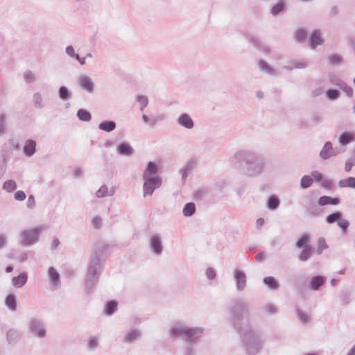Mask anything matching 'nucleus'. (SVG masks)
<instances>
[{
  "instance_id": "1",
  "label": "nucleus",
  "mask_w": 355,
  "mask_h": 355,
  "mask_svg": "<svg viewBox=\"0 0 355 355\" xmlns=\"http://www.w3.org/2000/svg\"><path fill=\"white\" fill-rule=\"evenodd\" d=\"M241 338V345L248 355H254L263 347V341L259 332L255 330L250 323L236 329Z\"/></svg>"
},
{
  "instance_id": "2",
  "label": "nucleus",
  "mask_w": 355,
  "mask_h": 355,
  "mask_svg": "<svg viewBox=\"0 0 355 355\" xmlns=\"http://www.w3.org/2000/svg\"><path fill=\"white\" fill-rule=\"evenodd\" d=\"M107 248L108 245L103 243H98L95 245L93 255L89 261L85 278V286L89 291L94 288L98 281L99 275L102 271L100 257Z\"/></svg>"
},
{
  "instance_id": "3",
  "label": "nucleus",
  "mask_w": 355,
  "mask_h": 355,
  "mask_svg": "<svg viewBox=\"0 0 355 355\" xmlns=\"http://www.w3.org/2000/svg\"><path fill=\"white\" fill-rule=\"evenodd\" d=\"M204 333L201 327H189L184 324L177 323L170 329V334L175 338H183L188 343L198 342Z\"/></svg>"
},
{
  "instance_id": "4",
  "label": "nucleus",
  "mask_w": 355,
  "mask_h": 355,
  "mask_svg": "<svg viewBox=\"0 0 355 355\" xmlns=\"http://www.w3.org/2000/svg\"><path fill=\"white\" fill-rule=\"evenodd\" d=\"M249 304L242 300H236L232 302L230 307L232 322L236 329L239 327H243L246 323H250L248 318L245 315L249 312Z\"/></svg>"
},
{
  "instance_id": "5",
  "label": "nucleus",
  "mask_w": 355,
  "mask_h": 355,
  "mask_svg": "<svg viewBox=\"0 0 355 355\" xmlns=\"http://www.w3.org/2000/svg\"><path fill=\"white\" fill-rule=\"evenodd\" d=\"M231 162L235 167L242 169L248 175L259 173L263 167V162L259 157H233Z\"/></svg>"
},
{
  "instance_id": "6",
  "label": "nucleus",
  "mask_w": 355,
  "mask_h": 355,
  "mask_svg": "<svg viewBox=\"0 0 355 355\" xmlns=\"http://www.w3.org/2000/svg\"><path fill=\"white\" fill-rule=\"evenodd\" d=\"M144 180L143 185L144 196H151L154 191L162 184V179L158 175L153 177H143Z\"/></svg>"
},
{
  "instance_id": "7",
  "label": "nucleus",
  "mask_w": 355,
  "mask_h": 355,
  "mask_svg": "<svg viewBox=\"0 0 355 355\" xmlns=\"http://www.w3.org/2000/svg\"><path fill=\"white\" fill-rule=\"evenodd\" d=\"M42 230V227H37L22 232L21 233L22 244L24 245H31L35 243L38 241L40 234Z\"/></svg>"
},
{
  "instance_id": "8",
  "label": "nucleus",
  "mask_w": 355,
  "mask_h": 355,
  "mask_svg": "<svg viewBox=\"0 0 355 355\" xmlns=\"http://www.w3.org/2000/svg\"><path fill=\"white\" fill-rule=\"evenodd\" d=\"M29 331L38 338H44L46 336V329L43 322L38 319H32L29 322Z\"/></svg>"
},
{
  "instance_id": "9",
  "label": "nucleus",
  "mask_w": 355,
  "mask_h": 355,
  "mask_svg": "<svg viewBox=\"0 0 355 355\" xmlns=\"http://www.w3.org/2000/svg\"><path fill=\"white\" fill-rule=\"evenodd\" d=\"M245 37L252 45L257 48L264 54L269 55L271 53L270 46L262 42L259 37L250 34L245 35Z\"/></svg>"
},
{
  "instance_id": "10",
  "label": "nucleus",
  "mask_w": 355,
  "mask_h": 355,
  "mask_svg": "<svg viewBox=\"0 0 355 355\" xmlns=\"http://www.w3.org/2000/svg\"><path fill=\"white\" fill-rule=\"evenodd\" d=\"M234 278L236 282V287L238 291H243L247 285V277L245 273L240 270L234 271Z\"/></svg>"
},
{
  "instance_id": "11",
  "label": "nucleus",
  "mask_w": 355,
  "mask_h": 355,
  "mask_svg": "<svg viewBox=\"0 0 355 355\" xmlns=\"http://www.w3.org/2000/svg\"><path fill=\"white\" fill-rule=\"evenodd\" d=\"M309 46L311 49H315L318 46L322 45L324 40L321 36L320 30H314L308 37Z\"/></svg>"
},
{
  "instance_id": "12",
  "label": "nucleus",
  "mask_w": 355,
  "mask_h": 355,
  "mask_svg": "<svg viewBox=\"0 0 355 355\" xmlns=\"http://www.w3.org/2000/svg\"><path fill=\"white\" fill-rule=\"evenodd\" d=\"M177 123L187 129H192L194 127L193 120L187 113L181 114L177 119Z\"/></svg>"
},
{
  "instance_id": "13",
  "label": "nucleus",
  "mask_w": 355,
  "mask_h": 355,
  "mask_svg": "<svg viewBox=\"0 0 355 355\" xmlns=\"http://www.w3.org/2000/svg\"><path fill=\"white\" fill-rule=\"evenodd\" d=\"M79 86L87 92L92 94L94 91V84L92 80L86 76H82L79 79Z\"/></svg>"
},
{
  "instance_id": "14",
  "label": "nucleus",
  "mask_w": 355,
  "mask_h": 355,
  "mask_svg": "<svg viewBox=\"0 0 355 355\" xmlns=\"http://www.w3.org/2000/svg\"><path fill=\"white\" fill-rule=\"evenodd\" d=\"M150 247L153 253L159 255L163 250L161 238L158 235H153L150 241Z\"/></svg>"
},
{
  "instance_id": "15",
  "label": "nucleus",
  "mask_w": 355,
  "mask_h": 355,
  "mask_svg": "<svg viewBox=\"0 0 355 355\" xmlns=\"http://www.w3.org/2000/svg\"><path fill=\"white\" fill-rule=\"evenodd\" d=\"M353 141H355V134L349 131L342 132L338 139L339 144L343 146H347Z\"/></svg>"
},
{
  "instance_id": "16",
  "label": "nucleus",
  "mask_w": 355,
  "mask_h": 355,
  "mask_svg": "<svg viewBox=\"0 0 355 355\" xmlns=\"http://www.w3.org/2000/svg\"><path fill=\"white\" fill-rule=\"evenodd\" d=\"M117 153L119 155H132L134 149L128 142L124 141L117 146Z\"/></svg>"
},
{
  "instance_id": "17",
  "label": "nucleus",
  "mask_w": 355,
  "mask_h": 355,
  "mask_svg": "<svg viewBox=\"0 0 355 355\" xmlns=\"http://www.w3.org/2000/svg\"><path fill=\"white\" fill-rule=\"evenodd\" d=\"M28 280V275L26 272H21L18 276L14 277L12 279V284L14 287L20 288L24 286Z\"/></svg>"
},
{
  "instance_id": "18",
  "label": "nucleus",
  "mask_w": 355,
  "mask_h": 355,
  "mask_svg": "<svg viewBox=\"0 0 355 355\" xmlns=\"http://www.w3.org/2000/svg\"><path fill=\"white\" fill-rule=\"evenodd\" d=\"M327 278L324 276L317 275L313 277L310 282V287L313 291H318L324 284Z\"/></svg>"
},
{
  "instance_id": "19",
  "label": "nucleus",
  "mask_w": 355,
  "mask_h": 355,
  "mask_svg": "<svg viewBox=\"0 0 355 355\" xmlns=\"http://www.w3.org/2000/svg\"><path fill=\"white\" fill-rule=\"evenodd\" d=\"M36 145L34 139H27L23 149L24 155H33L36 152Z\"/></svg>"
},
{
  "instance_id": "20",
  "label": "nucleus",
  "mask_w": 355,
  "mask_h": 355,
  "mask_svg": "<svg viewBox=\"0 0 355 355\" xmlns=\"http://www.w3.org/2000/svg\"><path fill=\"white\" fill-rule=\"evenodd\" d=\"M98 127L102 131L110 132L116 129V123L113 120H105L101 121Z\"/></svg>"
},
{
  "instance_id": "21",
  "label": "nucleus",
  "mask_w": 355,
  "mask_h": 355,
  "mask_svg": "<svg viewBox=\"0 0 355 355\" xmlns=\"http://www.w3.org/2000/svg\"><path fill=\"white\" fill-rule=\"evenodd\" d=\"M286 9V4L285 0H279L270 8V13L273 16H277L280 13L284 12Z\"/></svg>"
},
{
  "instance_id": "22",
  "label": "nucleus",
  "mask_w": 355,
  "mask_h": 355,
  "mask_svg": "<svg viewBox=\"0 0 355 355\" xmlns=\"http://www.w3.org/2000/svg\"><path fill=\"white\" fill-rule=\"evenodd\" d=\"M115 193L114 187H112L110 189L103 184L102 185L96 192V196L97 198H104L106 196H112Z\"/></svg>"
},
{
  "instance_id": "23",
  "label": "nucleus",
  "mask_w": 355,
  "mask_h": 355,
  "mask_svg": "<svg viewBox=\"0 0 355 355\" xmlns=\"http://www.w3.org/2000/svg\"><path fill=\"white\" fill-rule=\"evenodd\" d=\"M340 203V199L338 198H331L327 196H321L318 201L319 206H325L327 205H336Z\"/></svg>"
},
{
  "instance_id": "24",
  "label": "nucleus",
  "mask_w": 355,
  "mask_h": 355,
  "mask_svg": "<svg viewBox=\"0 0 355 355\" xmlns=\"http://www.w3.org/2000/svg\"><path fill=\"white\" fill-rule=\"evenodd\" d=\"M142 120L144 123L148 124L150 127H154L158 121H163L164 119V114H159L155 117L150 118L146 114H143Z\"/></svg>"
},
{
  "instance_id": "25",
  "label": "nucleus",
  "mask_w": 355,
  "mask_h": 355,
  "mask_svg": "<svg viewBox=\"0 0 355 355\" xmlns=\"http://www.w3.org/2000/svg\"><path fill=\"white\" fill-rule=\"evenodd\" d=\"M158 172V166L156 163L153 162H149L148 163L147 167L144 171L143 177H153L154 175H157Z\"/></svg>"
},
{
  "instance_id": "26",
  "label": "nucleus",
  "mask_w": 355,
  "mask_h": 355,
  "mask_svg": "<svg viewBox=\"0 0 355 355\" xmlns=\"http://www.w3.org/2000/svg\"><path fill=\"white\" fill-rule=\"evenodd\" d=\"M48 273L52 286L58 287L60 284V274L53 267L49 268Z\"/></svg>"
},
{
  "instance_id": "27",
  "label": "nucleus",
  "mask_w": 355,
  "mask_h": 355,
  "mask_svg": "<svg viewBox=\"0 0 355 355\" xmlns=\"http://www.w3.org/2000/svg\"><path fill=\"white\" fill-rule=\"evenodd\" d=\"M20 332L15 329H10L6 333L7 340L10 344L16 343L20 338Z\"/></svg>"
},
{
  "instance_id": "28",
  "label": "nucleus",
  "mask_w": 355,
  "mask_h": 355,
  "mask_svg": "<svg viewBox=\"0 0 355 355\" xmlns=\"http://www.w3.org/2000/svg\"><path fill=\"white\" fill-rule=\"evenodd\" d=\"M306 210L308 215L311 216H318L320 214L321 210L319 207L313 202H311L306 206Z\"/></svg>"
},
{
  "instance_id": "29",
  "label": "nucleus",
  "mask_w": 355,
  "mask_h": 355,
  "mask_svg": "<svg viewBox=\"0 0 355 355\" xmlns=\"http://www.w3.org/2000/svg\"><path fill=\"white\" fill-rule=\"evenodd\" d=\"M263 282L270 290L275 291L279 288V282L272 276L264 277Z\"/></svg>"
},
{
  "instance_id": "30",
  "label": "nucleus",
  "mask_w": 355,
  "mask_h": 355,
  "mask_svg": "<svg viewBox=\"0 0 355 355\" xmlns=\"http://www.w3.org/2000/svg\"><path fill=\"white\" fill-rule=\"evenodd\" d=\"M196 161L195 159H191L186 165L184 167H183L180 172L182 173V179L183 182L186 180L188 173H189L196 166Z\"/></svg>"
},
{
  "instance_id": "31",
  "label": "nucleus",
  "mask_w": 355,
  "mask_h": 355,
  "mask_svg": "<svg viewBox=\"0 0 355 355\" xmlns=\"http://www.w3.org/2000/svg\"><path fill=\"white\" fill-rule=\"evenodd\" d=\"M5 304L9 310L15 311L17 309V300L14 294H9L5 299Z\"/></svg>"
},
{
  "instance_id": "32",
  "label": "nucleus",
  "mask_w": 355,
  "mask_h": 355,
  "mask_svg": "<svg viewBox=\"0 0 355 355\" xmlns=\"http://www.w3.org/2000/svg\"><path fill=\"white\" fill-rule=\"evenodd\" d=\"M76 116L80 121L88 122L92 119L91 113L86 109L80 108L78 110Z\"/></svg>"
},
{
  "instance_id": "33",
  "label": "nucleus",
  "mask_w": 355,
  "mask_h": 355,
  "mask_svg": "<svg viewBox=\"0 0 355 355\" xmlns=\"http://www.w3.org/2000/svg\"><path fill=\"white\" fill-rule=\"evenodd\" d=\"M302 250L301 253L298 256V259L300 261H306L312 255V248L310 245H306Z\"/></svg>"
},
{
  "instance_id": "34",
  "label": "nucleus",
  "mask_w": 355,
  "mask_h": 355,
  "mask_svg": "<svg viewBox=\"0 0 355 355\" xmlns=\"http://www.w3.org/2000/svg\"><path fill=\"white\" fill-rule=\"evenodd\" d=\"M58 96L62 101H67L72 96L71 92L66 86H61L58 89Z\"/></svg>"
},
{
  "instance_id": "35",
  "label": "nucleus",
  "mask_w": 355,
  "mask_h": 355,
  "mask_svg": "<svg viewBox=\"0 0 355 355\" xmlns=\"http://www.w3.org/2000/svg\"><path fill=\"white\" fill-rule=\"evenodd\" d=\"M338 185L340 187H349L355 189V178L349 177L347 178L342 179L339 181Z\"/></svg>"
},
{
  "instance_id": "36",
  "label": "nucleus",
  "mask_w": 355,
  "mask_h": 355,
  "mask_svg": "<svg viewBox=\"0 0 355 355\" xmlns=\"http://www.w3.org/2000/svg\"><path fill=\"white\" fill-rule=\"evenodd\" d=\"M325 95L328 100L333 101L340 96V92L336 89L329 88L325 91Z\"/></svg>"
},
{
  "instance_id": "37",
  "label": "nucleus",
  "mask_w": 355,
  "mask_h": 355,
  "mask_svg": "<svg viewBox=\"0 0 355 355\" xmlns=\"http://www.w3.org/2000/svg\"><path fill=\"white\" fill-rule=\"evenodd\" d=\"M196 211V205L193 202L187 203L182 210L184 216L189 217L194 214Z\"/></svg>"
},
{
  "instance_id": "38",
  "label": "nucleus",
  "mask_w": 355,
  "mask_h": 355,
  "mask_svg": "<svg viewBox=\"0 0 355 355\" xmlns=\"http://www.w3.org/2000/svg\"><path fill=\"white\" fill-rule=\"evenodd\" d=\"M280 203L279 198L275 196H271L269 197L267 202L268 209L275 210L277 209Z\"/></svg>"
},
{
  "instance_id": "39",
  "label": "nucleus",
  "mask_w": 355,
  "mask_h": 355,
  "mask_svg": "<svg viewBox=\"0 0 355 355\" xmlns=\"http://www.w3.org/2000/svg\"><path fill=\"white\" fill-rule=\"evenodd\" d=\"M327 61L328 63L331 65H336L341 64L343 61V58L340 55L332 54L329 55Z\"/></svg>"
},
{
  "instance_id": "40",
  "label": "nucleus",
  "mask_w": 355,
  "mask_h": 355,
  "mask_svg": "<svg viewBox=\"0 0 355 355\" xmlns=\"http://www.w3.org/2000/svg\"><path fill=\"white\" fill-rule=\"evenodd\" d=\"M341 217H343L342 213L340 211H336L334 213H332V214L328 215L326 217V222L329 224H332L335 222L338 223Z\"/></svg>"
},
{
  "instance_id": "41",
  "label": "nucleus",
  "mask_w": 355,
  "mask_h": 355,
  "mask_svg": "<svg viewBox=\"0 0 355 355\" xmlns=\"http://www.w3.org/2000/svg\"><path fill=\"white\" fill-rule=\"evenodd\" d=\"M332 144L330 141H326L323 148L319 153V155H332L333 154Z\"/></svg>"
},
{
  "instance_id": "42",
  "label": "nucleus",
  "mask_w": 355,
  "mask_h": 355,
  "mask_svg": "<svg viewBox=\"0 0 355 355\" xmlns=\"http://www.w3.org/2000/svg\"><path fill=\"white\" fill-rule=\"evenodd\" d=\"M4 147L9 150H20L21 144L19 142L15 141L13 139H10L4 144Z\"/></svg>"
},
{
  "instance_id": "43",
  "label": "nucleus",
  "mask_w": 355,
  "mask_h": 355,
  "mask_svg": "<svg viewBox=\"0 0 355 355\" xmlns=\"http://www.w3.org/2000/svg\"><path fill=\"white\" fill-rule=\"evenodd\" d=\"M259 67L262 70H265L268 73L270 74H275L276 71L274 68H272L268 63L264 60H259Z\"/></svg>"
},
{
  "instance_id": "44",
  "label": "nucleus",
  "mask_w": 355,
  "mask_h": 355,
  "mask_svg": "<svg viewBox=\"0 0 355 355\" xmlns=\"http://www.w3.org/2000/svg\"><path fill=\"white\" fill-rule=\"evenodd\" d=\"M309 240V237L307 234L302 235L297 241L295 243V246L297 248L302 249L306 245H309L308 244Z\"/></svg>"
},
{
  "instance_id": "45",
  "label": "nucleus",
  "mask_w": 355,
  "mask_h": 355,
  "mask_svg": "<svg viewBox=\"0 0 355 355\" xmlns=\"http://www.w3.org/2000/svg\"><path fill=\"white\" fill-rule=\"evenodd\" d=\"M117 305L118 304L116 301H110L106 305L105 313L108 315H112L115 312Z\"/></svg>"
},
{
  "instance_id": "46",
  "label": "nucleus",
  "mask_w": 355,
  "mask_h": 355,
  "mask_svg": "<svg viewBox=\"0 0 355 355\" xmlns=\"http://www.w3.org/2000/svg\"><path fill=\"white\" fill-rule=\"evenodd\" d=\"M313 184V178L309 175H304L301 178L300 187L302 189H307Z\"/></svg>"
},
{
  "instance_id": "47",
  "label": "nucleus",
  "mask_w": 355,
  "mask_h": 355,
  "mask_svg": "<svg viewBox=\"0 0 355 355\" xmlns=\"http://www.w3.org/2000/svg\"><path fill=\"white\" fill-rule=\"evenodd\" d=\"M140 334H141L139 331L132 330L131 331L127 334L124 340L126 342H132L138 339V338L140 336Z\"/></svg>"
},
{
  "instance_id": "48",
  "label": "nucleus",
  "mask_w": 355,
  "mask_h": 355,
  "mask_svg": "<svg viewBox=\"0 0 355 355\" xmlns=\"http://www.w3.org/2000/svg\"><path fill=\"white\" fill-rule=\"evenodd\" d=\"M296 313L297 318L301 322L304 324L309 322L310 315L308 313L303 312L300 309H296Z\"/></svg>"
},
{
  "instance_id": "49",
  "label": "nucleus",
  "mask_w": 355,
  "mask_h": 355,
  "mask_svg": "<svg viewBox=\"0 0 355 355\" xmlns=\"http://www.w3.org/2000/svg\"><path fill=\"white\" fill-rule=\"evenodd\" d=\"M17 188V184L15 181L12 180H7L4 182L3 185V189L8 192H12L15 190Z\"/></svg>"
},
{
  "instance_id": "50",
  "label": "nucleus",
  "mask_w": 355,
  "mask_h": 355,
  "mask_svg": "<svg viewBox=\"0 0 355 355\" xmlns=\"http://www.w3.org/2000/svg\"><path fill=\"white\" fill-rule=\"evenodd\" d=\"M329 78L331 84L338 87V88H340L343 83L345 82L335 74H329Z\"/></svg>"
},
{
  "instance_id": "51",
  "label": "nucleus",
  "mask_w": 355,
  "mask_h": 355,
  "mask_svg": "<svg viewBox=\"0 0 355 355\" xmlns=\"http://www.w3.org/2000/svg\"><path fill=\"white\" fill-rule=\"evenodd\" d=\"M137 101L140 103V110L143 111L144 109L148 105V99L147 96L144 95H138L137 97Z\"/></svg>"
},
{
  "instance_id": "52",
  "label": "nucleus",
  "mask_w": 355,
  "mask_h": 355,
  "mask_svg": "<svg viewBox=\"0 0 355 355\" xmlns=\"http://www.w3.org/2000/svg\"><path fill=\"white\" fill-rule=\"evenodd\" d=\"M6 118H7V116L5 113H0V136L3 135L6 132Z\"/></svg>"
},
{
  "instance_id": "53",
  "label": "nucleus",
  "mask_w": 355,
  "mask_h": 355,
  "mask_svg": "<svg viewBox=\"0 0 355 355\" xmlns=\"http://www.w3.org/2000/svg\"><path fill=\"white\" fill-rule=\"evenodd\" d=\"M339 89L345 92L347 96H348L349 98H352L353 96V89L352 88V87L348 85L345 82L343 83L342 86H340Z\"/></svg>"
},
{
  "instance_id": "54",
  "label": "nucleus",
  "mask_w": 355,
  "mask_h": 355,
  "mask_svg": "<svg viewBox=\"0 0 355 355\" xmlns=\"http://www.w3.org/2000/svg\"><path fill=\"white\" fill-rule=\"evenodd\" d=\"M327 248H328V245L327 244L325 239L324 238H320L318 241L317 253L320 254L322 251Z\"/></svg>"
},
{
  "instance_id": "55",
  "label": "nucleus",
  "mask_w": 355,
  "mask_h": 355,
  "mask_svg": "<svg viewBox=\"0 0 355 355\" xmlns=\"http://www.w3.org/2000/svg\"><path fill=\"white\" fill-rule=\"evenodd\" d=\"M307 37V32L302 28H299L295 34L296 40L299 42H304Z\"/></svg>"
},
{
  "instance_id": "56",
  "label": "nucleus",
  "mask_w": 355,
  "mask_h": 355,
  "mask_svg": "<svg viewBox=\"0 0 355 355\" xmlns=\"http://www.w3.org/2000/svg\"><path fill=\"white\" fill-rule=\"evenodd\" d=\"M33 101L35 106L38 108H42L44 107L42 104V97L40 93L36 92L33 95Z\"/></svg>"
},
{
  "instance_id": "57",
  "label": "nucleus",
  "mask_w": 355,
  "mask_h": 355,
  "mask_svg": "<svg viewBox=\"0 0 355 355\" xmlns=\"http://www.w3.org/2000/svg\"><path fill=\"white\" fill-rule=\"evenodd\" d=\"M337 224L340 227L343 233L346 232L347 228L349 226V222L347 220L343 218L342 217L338 220Z\"/></svg>"
},
{
  "instance_id": "58",
  "label": "nucleus",
  "mask_w": 355,
  "mask_h": 355,
  "mask_svg": "<svg viewBox=\"0 0 355 355\" xmlns=\"http://www.w3.org/2000/svg\"><path fill=\"white\" fill-rule=\"evenodd\" d=\"M355 166V157H351L349 158L345 164V171L349 172L353 166Z\"/></svg>"
},
{
  "instance_id": "59",
  "label": "nucleus",
  "mask_w": 355,
  "mask_h": 355,
  "mask_svg": "<svg viewBox=\"0 0 355 355\" xmlns=\"http://www.w3.org/2000/svg\"><path fill=\"white\" fill-rule=\"evenodd\" d=\"M321 186L325 189L331 190L333 188V182L329 179H323L320 181Z\"/></svg>"
},
{
  "instance_id": "60",
  "label": "nucleus",
  "mask_w": 355,
  "mask_h": 355,
  "mask_svg": "<svg viewBox=\"0 0 355 355\" xmlns=\"http://www.w3.org/2000/svg\"><path fill=\"white\" fill-rule=\"evenodd\" d=\"M24 78L27 83H33L35 80V75L31 71H25Z\"/></svg>"
},
{
  "instance_id": "61",
  "label": "nucleus",
  "mask_w": 355,
  "mask_h": 355,
  "mask_svg": "<svg viewBox=\"0 0 355 355\" xmlns=\"http://www.w3.org/2000/svg\"><path fill=\"white\" fill-rule=\"evenodd\" d=\"M207 193V190L205 189H200L195 191L194 193V197L196 199L201 200L205 196Z\"/></svg>"
},
{
  "instance_id": "62",
  "label": "nucleus",
  "mask_w": 355,
  "mask_h": 355,
  "mask_svg": "<svg viewBox=\"0 0 355 355\" xmlns=\"http://www.w3.org/2000/svg\"><path fill=\"white\" fill-rule=\"evenodd\" d=\"M98 345V340L96 338H92L89 340L87 343V348L89 349H95Z\"/></svg>"
},
{
  "instance_id": "63",
  "label": "nucleus",
  "mask_w": 355,
  "mask_h": 355,
  "mask_svg": "<svg viewBox=\"0 0 355 355\" xmlns=\"http://www.w3.org/2000/svg\"><path fill=\"white\" fill-rule=\"evenodd\" d=\"M26 197V193L23 191H17L14 194V198L17 201H23Z\"/></svg>"
},
{
  "instance_id": "64",
  "label": "nucleus",
  "mask_w": 355,
  "mask_h": 355,
  "mask_svg": "<svg viewBox=\"0 0 355 355\" xmlns=\"http://www.w3.org/2000/svg\"><path fill=\"white\" fill-rule=\"evenodd\" d=\"M27 208L32 209L35 207V199L33 195H30L26 202Z\"/></svg>"
}]
</instances>
